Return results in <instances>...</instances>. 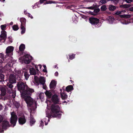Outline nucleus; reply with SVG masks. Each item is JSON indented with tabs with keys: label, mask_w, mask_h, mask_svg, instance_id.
<instances>
[{
	"label": "nucleus",
	"mask_w": 133,
	"mask_h": 133,
	"mask_svg": "<svg viewBox=\"0 0 133 133\" xmlns=\"http://www.w3.org/2000/svg\"><path fill=\"white\" fill-rule=\"evenodd\" d=\"M25 101L30 110V112H33L37 108L36 104L34 101L29 96L25 97Z\"/></svg>",
	"instance_id": "nucleus-1"
},
{
	"label": "nucleus",
	"mask_w": 133,
	"mask_h": 133,
	"mask_svg": "<svg viewBox=\"0 0 133 133\" xmlns=\"http://www.w3.org/2000/svg\"><path fill=\"white\" fill-rule=\"evenodd\" d=\"M51 115H46V116L49 118L51 116L53 117H56L57 116V114L59 112L60 108L59 106L56 104H52L51 107Z\"/></svg>",
	"instance_id": "nucleus-2"
},
{
	"label": "nucleus",
	"mask_w": 133,
	"mask_h": 133,
	"mask_svg": "<svg viewBox=\"0 0 133 133\" xmlns=\"http://www.w3.org/2000/svg\"><path fill=\"white\" fill-rule=\"evenodd\" d=\"M11 115L10 122L13 125V127H14L17 121V116L14 112H11Z\"/></svg>",
	"instance_id": "nucleus-3"
},
{
	"label": "nucleus",
	"mask_w": 133,
	"mask_h": 133,
	"mask_svg": "<svg viewBox=\"0 0 133 133\" xmlns=\"http://www.w3.org/2000/svg\"><path fill=\"white\" fill-rule=\"evenodd\" d=\"M27 86L25 84L21 82H19L17 84L18 89L19 90L22 91V92L25 91Z\"/></svg>",
	"instance_id": "nucleus-4"
},
{
	"label": "nucleus",
	"mask_w": 133,
	"mask_h": 133,
	"mask_svg": "<svg viewBox=\"0 0 133 133\" xmlns=\"http://www.w3.org/2000/svg\"><path fill=\"white\" fill-rule=\"evenodd\" d=\"M39 67V69H41L42 66L41 65H36L35 68L36 70L33 68H31L30 69V72L31 74L32 75H35L37 74L39 72V71L38 69V66Z\"/></svg>",
	"instance_id": "nucleus-5"
},
{
	"label": "nucleus",
	"mask_w": 133,
	"mask_h": 133,
	"mask_svg": "<svg viewBox=\"0 0 133 133\" xmlns=\"http://www.w3.org/2000/svg\"><path fill=\"white\" fill-rule=\"evenodd\" d=\"M34 91L33 89L29 88L27 86V88H26V89H25V91L22 92V94L25 97H26L28 96H27L28 95H30Z\"/></svg>",
	"instance_id": "nucleus-6"
},
{
	"label": "nucleus",
	"mask_w": 133,
	"mask_h": 133,
	"mask_svg": "<svg viewBox=\"0 0 133 133\" xmlns=\"http://www.w3.org/2000/svg\"><path fill=\"white\" fill-rule=\"evenodd\" d=\"M32 60V57L30 55L26 54L24 55L23 61L26 64H28Z\"/></svg>",
	"instance_id": "nucleus-7"
},
{
	"label": "nucleus",
	"mask_w": 133,
	"mask_h": 133,
	"mask_svg": "<svg viewBox=\"0 0 133 133\" xmlns=\"http://www.w3.org/2000/svg\"><path fill=\"white\" fill-rule=\"evenodd\" d=\"M35 80L37 83H40L42 85L44 84L45 82V78L41 76L39 78L37 77H35Z\"/></svg>",
	"instance_id": "nucleus-8"
},
{
	"label": "nucleus",
	"mask_w": 133,
	"mask_h": 133,
	"mask_svg": "<svg viewBox=\"0 0 133 133\" xmlns=\"http://www.w3.org/2000/svg\"><path fill=\"white\" fill-rule=\"evenodd\" d=\"M89 21L92 24L96 25L99 23V20L97 18L92 17L89 18Z\"/></svg>",
	"instance_id": "nucleus-9"
},
{
	"label": "nucleus",
	"mask_w": 133,
	"mask_h": 133,
	"mask_svg": "<svg viewBox=\"0 0 133 133\" xmlns=\"http://www.w3.org/2000/svg\"><path fill=\"white\" fill-rule=\"evenodd\" d=\"M10 126L9 124V122L6 121H4L2 122V128L1 129V131L0 132H2L3 131V129H6L7 128L9 127Z\"/></svg>",
	"instance_id": "nucleus-10"
},
{
	"label": "nucleus",
	"mask_w": 133,
	"mask_h": 133,
	"mask_svg": "<svg viewBox=\"0 0 133 133\" xmlns=\"http://www.w3.org/2000/svg\"><path fill=\"white\" fill-rule=\"evenodd\" d=\"M9 82L11 83H15L16 82V79L15 75L11 74L9 76Z\"/></svg>",
	"instance_id": "nucleus-11"
},
{
	"label": "nucleus",
	"mask_w": 133,
	"mask_h": 133,
	"mask_svg": "<svg viewBox=\"0 0 133 133\" xmlns=\"http://www.w3.org/2000/svg\"><path fill=\"white\" fill-rule=\"evenodd\" d=\"M52 100L55 104H58L59 102V98L57 95H54L52 97Z\"/></svg>",
	"instance_id": "nucleus-12"
},
{
	"label": "nucleus",
	"mask_w": 133,
	"mask_h": 133,
	"mask_svg": "<svg viewBox=\"0 0 133 133\" xmlns=\"http://www.w3.org/2000/svg\"><path fill=\"white\" fill-rule=\"evenodd\" d=\"M18 122L19 123L21 124H24L26 122V119L25 116H23L20 117L18 118Z\"/></svg>",
	"instance_id": "nucleus-13"
},
{
	"label": "nucleus",
	"mask_w": 133,
	"mask_h": 133,
	"mask_svg": "<svg viewBox=\"0 0 133 133\" xmlns=\"http://www.w3.org/2000/svg\"><path fill=\"white\" fill-rule=\"evenodd\" d=\"M12 83H7L6 85L8 86L9 89H8V90L9 93L10 94L12 93V92L13 89L12 88L13 87V85L12 84Z\"/></svg>",
	"instance_id": "nucleus-14"
},
{
	"label": "nucleus",
	"mask_w": 133,
	"mask_h": 133,
	"mask_svg": "<svg viewBox=\"0 0 133 133\" xmlns=\"http://www.w3.org/2000/svg\"><path fill=\"white\" fill-rule=\"evenodd\" d=\"M14 50V47L12 46H9L7 48L6 50V54H9L12 52Z\"/></svg>",
	"instance_id": "nucleus-15"
},
{
	"label": "nucleus",
	"mask_w": 133,
	"mask_h": 133,
	"mask_svg": "<svg viewBox=\"0 0 133 133\" xmlns=\"http://www.w3.org/2000/svg\"><path fill=\"white\" fill-rule=\"evenodd\" d=\"M34 112H30V125L31 126L33 125L35 122V119L32 116L31 114V113H34Z\"/></svg>",
	"instance_id": "nucleus-16"
},
{
	"label": "nucleus",
	"mask_w": 133,
	"mask_h": 133,
	"mask_svg": "<svg viewBox=\"0 0 133 133\" xmlns=\"http://www.w3.org/2000/svg\"><path fill=\"white\" fill-rule=\"evenodd\" d=\"M56 82L55 81H52L50 84V88H55L56 86Z\"/></svg>",
	"instance_id": "nucleus-17"
},
{
	"label": "nucleus",
	"mask_w": 133,
	"mask_h": 133,
	"mask_svg": "<svg viewBox=\"0 0 133 133\" xmlns=\"http://www.w3.org/2000/svg\"><path fill=\"white\" fill-rule=\"evenodd\" d=\"M1 96H4L6 94V90L5 88L3 87H1Z\"/></svg>",
	"instance_id": "nucleus-18"
},
{
	"label": "nucleus",
	"mask_w": 133,
	"mask_h": 133,
	"mask_svg": "<svg viewBox=\"0 0 133 133\" xmlns=\"http://www.w3.org/2000/svg\"><path fill=\"white\" fill-rule=\"evenodd\" d=\"M47 98H50L52 95V93L50 91H46L45 93Z\"/></svg>",
	"instance_id": "nucleus-19"
},
{
	"label": "nucleus",
	"mask_w": 133,
	"mask_h": 133,
	"mask_svg": "<svg viewBox=\"0 0 133 133\" xmlns=\"http://www.w3.org/2000/svg\"><path fill=\"white\" fill-rule=\"evenodd\" d=\"M73 87L71 85H69L66 87L65 90L66 91L68 92L72 90L73 89Z\"/></svg>",
	"instance_id": "nucleus-20"
},
{
	"label": "nucleus",
	"mask_w": 133,
	"mask_h": 133,
	"mask_svg": "<svg viewBox=\"0 0 133 133\" xmlns=\"http://www.w3.org/2000/svg\"><path fill=\"white\" fill-rule=\"evenodd\" d=\"M116 9V7L115 6L111 5L109 6V9L110 11H114Z\"/></svg>",
	"instance_id": "nucleus-21"
},
{
	"label": "nucleus",
	"mask_w": 133,
	"mask_h": 133,
	"mask_svg": "<svg viewBox=\"0 0 133 133\" xmlns=\"http://www.w3.org/2000/svg\"><path fill=\"white\" fill-rule=\"evenodd\" d=\"M1 34L0 36L2 37H3V38H5V39L6 38V32L4 31H3L1 32Z\"/></svg>",
	"instance_id": "nucleus-22"
},
{
	"label": "nucleus",
	"mask_w": 133,
	"mask_h": 133,
	"mask_svg": "<svg viewBox=\"0 0 133 133\" xmlns=\"http://www.w3.org/2000/svg\"><path fill=\"white\" fill-rule=\"evenodd\" d=\"M20 21L21 22V25H24L26 23V20L25 18H22L20 19Z\"/></svg>",
	"instance_id": "nucleus-23"
},
{
	"label": "nucleus",
	"mask_w": 133,
	"mask_h": 133,
	"mask_svg": "<svg viewBox=\"0 0 133 133\" xmlns=\"http://www.w3.org/2000/svg\"><path fill=\"white\" fill-rule=\"evenodd\" d=\"M61 98L63 99H66L67 98V95L65 94L64 93H61Z\"/></svg>",
	"instance_id": "nucleus-24"
},
{
	"label": "nucleus",
	"mask_w": 133,
	"mask_h": 133,
	"mask_svg": "<svg viewBox=\"0 0 133 133\" xmlns=\"http://www.w3.org/2000/svg\"><path fill=\"white\" fill-rule=\"evenodd\" d=\"M120 17L125 18H128L131 17V15H119Z\"/></svg>",
	"instance_id": "nucleus-25"
},
{
	"label": "nucleus",
	"mask_w": 133,
	"mask_h": 133,
	"mask_svg": "<svg viewBox=\"0 0 133 133\" xmlns=\"http://www.w3.org/2000/svg\"><path fill=\"white\" fill-rule=\"evenodd\" d=\"M25 48V45L23 44H21L19 48V50L21 51H23Z\"/></svg>",
	"instance_id": "nucleus-26"
},
{
	"label": "nucleus",
	"mask_w": 133,
	"mask_h": 133,
	"mask_svg": "<svg viewBox=\"0 0 133 133\" xmlns=\"http://www.w3.org/2000/svg\"><path fill=\"white\" fill-rule=\"evenodd\" d=\"M24 25H21V34H23L25 32V28L24 26Z\"/></svg>",
	"instance_id": "nucleus-27"
},
{
	"label": "nucleus",
	"mask_w": 133,
	"mask_h": 133,
	"mask_svg": "<svg viewBox=\"0 0 133 133\" xmlns=\"http://www.w3.org/2000/svg\"><path fill=\"white\" fill-rule=\"evenodd\" d=\"M125 12V10H122L121 11H117L115 13V14L116 15H119L122 14V13H124Z\"/></svg>",
	"instance_id": "nucleus-28"
},
{
	"label": "nucleus",
	"mask_w": 133,
	"mask_h": 133,
	"mask_svg": "<svg viewBox=\"0 0 133 133\" xmlns=\"http://www.w3.org/2000/svg\"><path fill=\"white\" fill-rule=\"evenodd\" d=\"M29 74L28 72H24V76L25 79L26 80H28V78L29 76Z\"/></svg>",
	"instance_id": "nucleus-29"
},
{
	"label": "nucleus",
	"mask_w": 133,
	"mask_h": 133,
	"mask_svg": "<svg viewBox=\"0 0 133 133\" xmlns=\"http://www.w3.org/2000/svg\"><path fill=\"white\" fill-rule=\"evenodd\" d=\"M13 29L15 31H17L19 29V27L17 25H15L12 26Z\"/></svg>",
	"instance_id": "nucleus-30"
},
{
	"label": "nucleus",
	"mask_w": 133,
	"mask_h": 133,
	"mask_svg": "<svg viewBox=\"0 0 133 133\" xmlns=\"http://www.w3.org/2000/svg\"><path fill=\"white\" fill-rule=\"evenodd\" d=\"M55 3V1H49L46 2L44 3V4H49L54 3Z\"/></svg>",
	"instance_id": "nucleus-31"
},
{
	"label": "nucleus",
	"mask_w": 133,
	"mask_h": 133,
	"mask_svg": "<svg viewBox=\"0 0 133 133\" xmlns=\"http://www.w3.org/2000/svg\"><path fill=\"white\" fill-rule=\"evenodd\" d=\"M101 9L102 11H104L106 10L107 7L105 5H103L101 6Z\"/></svg>",
	"instance_id": "nucleus-32"
},
{
	"label": "nucleus",
	"mask_w": 133,
	"mask_h": 133,
	"mask_svg": "<svg viewBox=\"0 0 133 133\" xmlns=\"http://www.w3.org/2000/svg\"><path fill=\"white\" fill-rule=\"evenodd\" d=\"M4 75L2 74H0V82L4 80Z\"/></svg>",
	"instance_id": "nucleus-33"
},
{
	"label": "nucleus",
	"mask_w": 133,
	"mask_h": 133,
	"mask_svg": "<svg viewBox=\"0 0 133 133\" xmlns=\"http://www.w3.org/2000/svg\"><path fill=\"white\" fill-rule=\"evenodd\" d=\"M6 26L5 24L3 25H1V29L4 31L5 29Z\"/></svg>",
	"instance_id": "nucleus-34"
},
{
	"label": "nucleus",
	"mask_w": 133,
	"mask_h": 133,
	"mask_svg": "<svg viewBox=\"0 0 133 133\" xmlns=\"http://www.w3.org/2000/svg\"><path fill=\"white\" fill-rule=\"evenodd\" d=\"M3 37L0 36V42L2 41V42H4L6 39L3 38Z\"/></svg>",
	"instance_id": "nucleus-35"
},
{
	"label": "nucleus",
	"mask_w": 133,
	"mask_h": 133,
	"mask_svg": "<svg viewBox=\"0 0 133 133\" xmlns=\"http://www.w3.org/2000/svg\"><path fill=\"white\" fill-rule=\"evenodd\" d=\"M75 55L72 54L71 55L69 56V59H72L75 57Z\"/></svg>",
	"instance_id": "nucleus-36"
},
{
	"label": "nucleus",
	"mask_w": 133,
	"mask_h": 133,
	"mask_svg": "<svg viewBox=\"0 0 133 133\" xmlns=\"http://www.w3.org/2000/svg\"><path fill=\"white\" fill-rule=\"evenodd\" d=\"M100 2L102 4H104L107 2L105 0H101L100 1Z\"/></svg>",
	"instance_id": "nucleus-37"
},
{
	"label": "nucleus",
	"mask_w": 133,
	"mask_h": 133,
	"mask_svg": "<svg viewBox=\"0 0 133 133\" xmlns=\"http://www.w3.org/2000/svg\"><path fill=\"white\" fill-rule=\"evenodd\" d=\"M100 11V9H95L94 10V12L95 13H97L99 12Z\"/></svg>",
	"instance_id": "nucleus-38"
},
{
	"label": "nucleus",
	"mask_w": 133,
	"mask_h": 133,
	"mask_svg": "<svg viewBox=\"0 0 133 133\" xmlns=\"http://www.w3.org/2000/svg\"><path fill=\"white\" fill-rule=\"evenodd\" d=\"M109 20H111V21H112L114 20V18L111 17L109 16Z\"/></svg>",
	"instance_id": "nucleus-39"
},
{
	"label": "nucleus",
	"mask_w": 133,
	"mask_h": 133,
	"mask_svg": "<svg viewBox=\"0 0 133 133\" xmlns=\"http://www.w3.org/2000/svg\"><path fill=\"white\" fill-rule=\"evenodd\" d=\"M12 97L14 98L15 96V92H13V91H12Z\"/></svg>",
	"instance_id": "nucleus-40"
},
{
	"label": "nucleus",
	"mask_w": 133,
	"mask_h": 133,
	"mask_svg": "<svg viewBox=\"0 0 133 133\" xmlns=\"http://www.w3.org/2000/svg\"><path fill=\"white\" fill-rule=\"evenodd\" d=\"M125 1L128 3H129L132 2V0H125Z\"/></svg>",
	"instance_id": "nucleus-41"
},
{
	"label": "nucleus",
	"mask_w": 133,
	"mask_h": 133,
	"mask_svg": "<svg viewBox=\"0 0 133 133\" xmlns=\"http://www.w3.org/2000/svg\"><path fill=\"white\" fill-rule=\"evenodd\" d=\"M28 16L29 17H30L31 18H32L33 17L29 13L28 14Z\"/></svg>",
	"instance_id": "nucleus-42"
},
{
	"label": "nucleus",
	"mask_w": 133,
	"mask_h": 133,
	"mask_svg": "<svg viewBox=\"0 0 133 133\" xmlns=\"http://www.w3.org/2000/svg\"><path fill=\"white\" fill-rule=\"evenodd\" d=\"M86 8L89 9H93V7L92 6L88 7Z\"/></svg>",
	"instance_id": "nucleus-43"
},
{
	"label": "nucleus",
	"mask_w": 133,
	"mask_h": 133,
	"mask_svg": "<svg viewBox=\"0 0 133 133\" xmlns=\"http://www.w3.org/2000/svg\"><path fill=\"white\" fill-rule=\"evenodd\" d=\"M3 120V117L2 116L0 115V123Z\"/></svg>",
	"instance_id": "nucleus-44"
},
{
	"label": "nucleus",
	"mask_w": 133,
	"mask_h": 133,
	"mask_svg": "<svg viewBox=\"0 0 133 133\" xmlns=\"http://www.w3.org/2000/svg\"><path fill=\"white\" fill-rule=\"evenodd\" d=\"M129 10L130 11H133V7H131L129 8Z\"/></svg>",
	"instance_id": "nucleus-45"
},
{
	"label": "nucleus",
	"mask_w": 133,
	"mask_h": 133,
	"mask_svg": "<svg viewBox=\"0 0 133 133\" xmlns=\"http://www.w3.org/2000/svg\"><path fill=\"white\" fill-rule=\"evenodd\" d=\"M19 104H17L16 105V106L17 108H19Z\"/></svg>",
	"instance_id": "nucleus-46"
},
{
	"label": "nucleus",
	"mask_w": 133,
	"mask_h": 133,
	"mask_svg": "<svg viewBox=\"0 0 133 133\" xmlns=\"http://www.w3.org/2000/svg\"><path fill=\"white\" fill-rule=\"evenodd\" d=\"M55 75L57 76L58 75V73L57 72H56L55 74Z\"/></svg>",
	"instance_id": "nucleus-47"
},
{
	"label": "nucleus",
	"mask_w": 133,
	"mask_h": 133,
	"mask_svg": "<svg viewBox=\"0 0 133 133\" xmlns=\"http://www.w3.org/2000/svg\"><path fill=\"white\" fill-rule=\"evenodd\" d=\"M44 124V123L42 121H41V126H43V125Z\"/></svg>",
	"instance_id": "nucleus-48"
},
{
	"label": "nucleus",
	"mask_w": 133,
	"mask_h": 133,
	"mask_svg": "<svg viewBox=\"0 0 133 133\" xmlns=\"http://www.w3.org/2000/svg\"><path fill=\"white\" fill-rule=\"evenodd\" d=\"M46 88V87L45 85H44V84L43 85V88L44 89H45Z\"/></svg>",
	"instance_id": "nucleus-49"
},
{
	"label": "nucleus",
	"mask_w": 133,
	"mask_h": 133,
	"mask_svg": "<svg viewBox=\"0 0 133 133\" xmlns=\"http://www.w3.org/2000/svg\"><path fill=\"white\" fill-rule=\"evenodd\" d=\"M2 106L0 104V110L2 109Z\"/></svg>",
	"instance_id": "nucleus-50"
},
{
	"label": "nucleus",
	"mask_w": 133,
	"mask_h": 133,
	"mask_svg": "<svg viewBox=\"0 0 133 133\" xmlns=\"http://www.w3.org/2000/svg\"><path fill=\"white\" fill-rule=\"evenodd\" d=\"M43 71H44V72H46L47 71L46 70V69H43Z\"/></svg>",
	"instance_id": "nucleus-51"
},
{
	"label": "nucleus",
	"mask_w": 133,
	"mask_h": 133,
	"mask_svg": "<svg viewBox=\"0 0 133 133\" xmlns=\"http://www.w3.org/2000/svg\"><path fill=\"white\" fill-rule=\"evenodd\" d=\"M43 67L44 68V69H45L46 68V66L45 65H43Z\"/></svg>",
	"instance_id": "nucleus-52"
},
{
	"label": "nucleus",
	"mask_w": 133,
	"mask_h": 133,
	"mask_svg": "<svg viewBox=\"0 0 133 133\" xmlns=\"http://www.w3.org/2000/svg\"><path fill=\"white\" fill-rule=\"evenodd\" d=\"M35 6H33V9H35Z\"/></svg>",
	"instance_id": "nucleus-53"
},
{
	"label": "nucleus",
	"mask_w": 133,
	"mask_h": 133,
	"mask_svg": "<svg viewBox=\"0 0 133 133\" xmlns=\"http://www.w3.org/2000/svg\"><path fill=\"white\" fill-rule=\"evenodd\" d=\"M5 0H1V1H4Z\"/></svg>",
	"instance_id": "nucleus-54"
},
{
	"label": "nucleus",
	"mask_w": 133,
	"mask_h": 133,
	"mask_svg": "<svg viewBox=\"0 0 133 133\" xmlns=\"http://www.w3.org/2000/svg\"><path fill=\"white\" fill-rule=\"evenodd\" d=\"M45 125H47V123H45Z\"/></svg>",
	"instance_id": "nucleus-55"
},
{
	"label": "nucleus",
	"mask_w": 133,
	"mask_h": 133,
	"mask_svg": "<svg viewBox=\"0 0 133 133\" xmlns=\"http://www.w3.org/2000/svg\"><path fill=\"white\" fill-rule=\"evenodd\" d=\"M41 94V95H43V93H42V94Z\"/></svg>",
	"instance_id": "nucleus-56"
},
{
	"label": "nucleus",
	"mask_w": 133,
	"mask_h": 133,
	"mask_svg": "<svg viewBox=\"0 0 133 133\" xmlns=\"http://www.w3.org/2000/svg\"><path fill=\"white\" fill-rule=\"evenodd\" d=\"M39 68V66H38V68Z\"/></svg>",
	"instance_id": "nucleus-57"
},
{
	"label": "nucleus",
	"mask_w": 133,
	"mask_h": 133,
	"mask_svg": "<svg viewBox=\"0 0 133 133\" xmlns=\"http://www.w3.org/2000/svg\"><path fill=\"white\" fill-rule=\"evenodd\" d=\"M93 15H95L96 14H93Z\"/></svg>",
	"instance_id": "nucleus-58"
},
{
	"label": "nucleus",
	"mask_w": 133,
	"mask_h": 133,
	"mask_svg": "<svg viewBox=\"0 0 133 133\" xmlns=\"http://www.w3.org/2000/svg\"><path fill=\"white\" fill-rule=\"evenodd\" d=\"M49 121V119H48V121Z\"/></svg>",
	"instance_id": "nucleus-59"
},
{
	"label": "nucleus",
	"mask_w": 133,
	"mask_h": 133,
	"mask_svg": "<svg viewBox=\"0 0 133 133\" xmlns=\"http://www.w3.org/2000/svg\"><path fill=\"white\" fill-rule=\"evenodd\" d=\"M11 24H12V23H11Z\"/></svg>",
	"instance_id": "nucleus-60"
},
{
	"label": "nucleus",
	"mask_w": 133,
	"mask_h": 133,
	"mask_svg": "<svg viewBox=\"0 0 133 133\" xmlns=\"http://www.w3.org/2000/svg\"><path fill=\"white\" fill-rule=\"evenodd\" d=\"M11 24H12V23H11Z\"/></svg>",
	"instance_id": "nucleus-61"
},
{
	"label": "nucleus",
	"mask_w": 133,
	"mask_h": 133,
	"mask_svg": "<svg viewBox=\"0 0 133 133\" xmlns=\"http://www.w3.org/2000/svg\"><path fill=\"white\" fill-rule=\"evenodd\" d=\"M11 24H12V23H11Z\"/></svg>",
	"instance_id": "nucleus-62"
}]
</instances>
